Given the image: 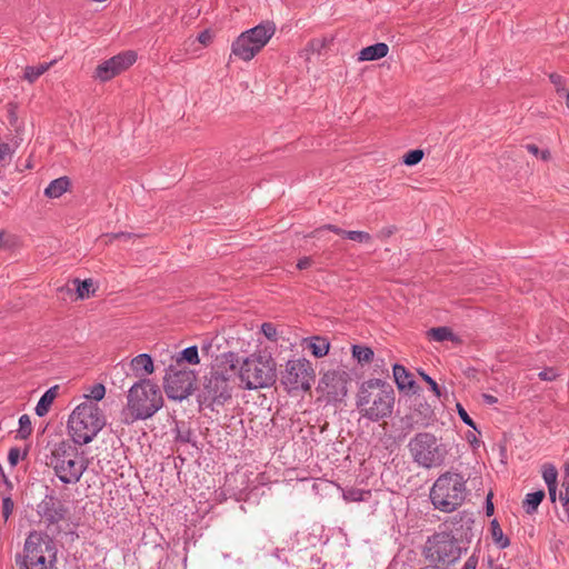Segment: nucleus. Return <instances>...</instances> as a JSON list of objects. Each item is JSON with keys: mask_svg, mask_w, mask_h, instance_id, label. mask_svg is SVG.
Instances as JSON below:
<instances>
[{"mask_svg": "<svg viewBox=\"0 0 569 569\" xmlns=\"http://www.w3.org/2000/svg\"><path fill=\"white\" fill-rule=\"evenodd\" d=\"M425 152L421 149H413L406 152L402 157V162L406 166L412 167L418 164L423 159Z\"/></svg>", "mask_w": 569, "mask_h": 569, "instance_id": "obj_36", "label": "nucleus"}, {"mask_svg": "<svg viewBox=\"0 0 569 569\" xmlns=\"http://www.w3.org/2000/svg\"><path fill=\"white\" fill-rule=\"evenodd\" d=\"M309 44L312 50H319V48L323 47V43L319 40H311Z\"/></svg>", "mask_w": 569, "mask_h": 569, "instance_id": "obj_61", "label": "nucleus"}, {"mask_svg": "<svg viewBox=\"0 0 569 569\" xmlns=\"http://www.w3.org/2000/svg\"><path fill=\"white\" fill-rule=\"evenodd\" d=\"M137 61L132 50L120 52L100 63L94 71L96 78L106 82L130 68Z\"/></svg>", "mask_w": 569, "mask_h": 569, "instance_id": "obj_15", "label": "nucleus"}, {"mask_svg": "<svg viewBox=\"0 0 569 569\" xmlns=\"http://www.w3.org/2000/svg\"><path fill=\"white\" fill-rule=\"evenodd\" d=\"M12 150L8 143H0V160H4L7 157H10Z\"/></svg>", "mask_w": 569, "mask_h": 569, "instance_id": "obj_53", "label": "nucleus"}, {"mask_svg": "<svg viewBox=\"0 0 569 569\" xmlns=\"http://www.w3.org/2000/svg\"><path fill=\"white\" fill-rule=\"evenodd\" d=\"M211 348V343L210 342H206L203 346H202V350L203 351H209V349Z\"/></svg>", "mask_w": 569, "mask_h": 569, "instance_id": "obj_63", "label": "nucleus"}, {"mask_svg": "<svg viewBox=\"0 0 569 569\" xmlns=\"http://www.w3.org/2000/svg\"><path fill=\"white\" fill-rule=\"evenodd\" d=\"M457 407V412L460 417V419L463 421V423H466L468 427H471L472 429L477 430V426H476V422L471 419V417L468 415V412L466 411V409L463 408V406L461 403H457L456 405Z\"/></svg>", "mask_w": 569, "mask_h": 569, "instance_id": "obj_42", "label": "nucleus"}, {"mask_svg": "<svg viewBox=\"0 0 569 569\" xmlns=\"http://www.w3.org/2000/svg\"><path fill=\"white\" fill-rule=\"evenodd\" d=\"M240 363L238 353L228 351L216 357L210 370L200 379L197 401L199 406L214 409L224 406L232 398L237 367Z\"/></svg>", "mask_w": 569, "mask_h": 569, "instance_id": "obj_1", "label": "nucleus"}, {"mask_svg": "<svg viewBox=\"0 0 569 569\" xmlns=\"http://www.w3.org/2000/svg\"><path fill=\"white\" fill-rule=\"evenodd\" d=\"M106 426V417L93 401L78 405L68 419V430L72 441L79 446L91 442Z\"/></svg>", "mask_w": 569, "mask_h": 569, "instance_id": "obj_5", "label": "nucleus"}, {"mask_svg": "<svg viewBox=\"0 0 569 569\" xmlns=\"http://www.w3.org/2000/svg\"><path fill=\"white\" fill-rule=\"evenodd\" d=\"M182 362H187L189 365H198L200 362L197 346H190L178 353L176 358L177 366H180Z\"/></svg>", "mask_w": 569, "mask_h": 569, "instance_id": "obj_32", "label": "nucleus"}, {"mask_svg": "<svg viewBox=\"0 0 569 569\" xmlns=\"http://www.w3.org/2000/svg\"><path fill=\"white\" fill-rule=\"evenodd\" d=\"M16 239L13 236L8 234L4 230L0 231V248L10 249L14 246Z\"/></svg>", "mask_w": 569, "mask_h": 569, "instance_id": "obj_44", "label": "nucleus"}, {"mask_svg": "<svg viewBox=\"0 0 569 569\" xmlns=\"http://www.w3.org/2000/svg\"><path fill=\"white\" fill-rule=\"evenodd\" d=\"M482 399L483 401L487 403V405H495L498 402V399L497 397L492 396V395H489V393H483L482 395Z\"/></svg>", "mask_w": 569, "mask_h": 569, "instance_id": "obj_57", "label": "nucleus"}, {"mask_svg": "<svg viewBox=\"0 0 569 569\" xmlns=\"http://www.w3.org/2000/svg\"><path fill=\"white\" fill-rule=\"evenodd\" d=\"M246 32L256 43L254 48H259L261 51L274 34L276 23L273 21L267 20L249 30H246Z\"/></svg>", "mask_w": 569, "mask_h": 569, "instance_id": "obj_19", "label": "nucleus"}, {"mask_svg": "<svg viewBox=\"0 0 569 569\" xmlns=\"http://www.w3.org/2000/svg\"><path fill=\"white\" fill-rule=\"evenodd\" d=\"M71 181L67 176L52 180L44 189V196L51 199L61 197L69 190Z\"/></svg>", "mask_w": 569, "mask_h": 569, "instance_id": "obj_26", "label": "nucleus"}, {"mask_svg": "<svg viewBox=\"0 0 569 569\" xmlns=\"http://www.w3.org/2000/svg\"><path fill=\"white\" fill-rule=\"evenodd\" d=\"M525 148L527 149L528 152H530L531 154L538 157L539 156V152H540V149L538 148V146H536L535 143H528L525 146Z\"/></svg>", "mask_w": 569, "mask_h": 569, "instance_id": "obj_56", "label": "nucleus"}, {"mask_svg": "<svg viewBox=\"0 0 569 569\" xmlns=\"http://www.w3.org/2000/svg\"><path fill=\"white\" fill-rule=\"evenodd\" d=\"M256 43L251 38L243 31L231 44V54L236 56L240 60L250 61L256 54L260 52L259 48H254Z\"/></svg>", "mask_w": 569, "mask_h": 569, "instance_id": "obj_18", "label": "nucleus"}, {"mask_svg": "<svg viewBox=\"0 0 569 569\" xmlns=\"http://www.w3.org/2000/svg\"><path fill=\"white\" fill-rule=\"evenodd\" d=\"M565 476H569V461L565 463Z\"/></svg>", "mask_w": 569, "mask_h": 569, "instance_id": "obj_64", "label": "nucleus"}, {"mask_svg": "<svg viewBox=\"0 0 569 569\" xmlns=\"http://www.w3.org/2000/svg\"><path fill=\"white\" fill-rule=\"evenodd\" d=\"M546 493L542 489L527 493L523 501L522 508L528 515H532L538 510V507L545 499Z\"/></svg>", "mask_w": 569, "mask_h": 569, "instance_id": "obj_28", "label": "nucleus"}, {"mask_svg": "<svg viewBox=\"0 0 569 569\" xmlns=\"http://www.w3.org/2000/svg\"><path fill=\"white\" fill-rule=\"evenodd\" d=\"M412 461L425 469L441 467L449 453L446 443L432 432H418L408 443Z\"/></svg>", "mask_w": 569, "mask_h": 569, "instance_id": "obj_9", "label": "nucleus"}, {"mask_svg": "<svg viewBox=\"0 0 569 569\" xmlns=\"http://www.w3.org/2000/svg\"><path fill=\"white\" fill-rule=\"evenodd\" d=\"M59 386L56 385L51 388H49L39 399L37 406H36V415L38 417H44L54 401L56 397L58 396Z\"/></svg>", "mask_w": 569, "mask_h": 569, "instance_id": "obj_27", "label": "nucleus"}, {"mask_svg": "<svg viewBox=\"0 0 569 569\" xmlns=\"http://www.w3.org/2000/svg\"><path fill=\"white\" fill-rule=\"evenodd\" d=\"M477 565H478V557L476 555H472L467 559L462 569H476Z\"/></svg>", "mask_w": 569, "mask_h": 569, "instance_id": "obj_52", "label": "nucleus"}, {"mask_svg": "<svg viewBox=\"0 0 569 569\" xmlns=\"http://www.w3.org/2000/svg\"><path fill=\"white\" fill-rule=\"evenodd\" d=\"M77 445L72 440H61L54 443L47 462L64 485L77 483L87 469V463L77 460L79 456Z\"/></svg>", "mask_w": 569, "mask_h": 569, "instance_id": "obj_8", "label": "nucleus"}, {"mask_svg": "<svg viewBox=\"0 0 569 569\" xmlns=\"http://www.w3.org/2000/svg\"><path fill=\"white\" fill-rule=\"evenodd\" d=\"M548 491H549V497H550L551 502H555L557 499V485L549 486Z\"/></svg>", "mask_w": 569, "mask_h": 569, "instance_id": "obj_58", "label": "nucleus"}, {"mask_svg": "<svg viewBox=\"0 0 569 569\" xmlns=\"http://www.w3.org/2000/svg\"><path fill=\"white\" fill-rule=\"evenodd\" d=\"M389 52V47L385 42L365 47L360 50L358 61H376L385 58Z\"/></svg>", "mask_w": 569, "mask_h": 569, "instance_id": "obj_22", "label": "nucleus"}, {"mask_svg": "<svg viewBox=\"0 0 569 569\" xmlns=\"http://www.w3.org/2000/svg\"><path fill=\"white\" fill-rule=\"evenodd\" d=\"M392 371L399 391L407 395H417L420 391V387L415 381L412 373L405 366L396 363L392 367Z\"/></svg>", "mask_w": 569, "mask_h": 569, "instance_id": "obj_17", "label": "nucleus"}, {"mask_svg": "<svg viewBox=\"0 0 569 569\" xmlns=\"http://www.w3.org/2000/svg\"><path fill=\"white\" fill-rule=\"evenodd\" d=\"M475 525V519L471 512L466 510L460 511L451 517H448L440 527L443 528L442 531L450 532V535L455 536L456 541L460 545L466 546L468 548L471 539L473 537L472 527Z\"/></svg>", "mask_w": 569, "mask_h": 569, "instance_id": "obj_14", "label": "nucleus"}, {"mask_svg": "<svg viewBox=\"0 0 569 569\" xmlns=\"http://www.w3.org/2000/svg\"><path fill=\"white\" fill-rule=\"evenodd\" d=\"M561 487L565 490L562 493L563 495H569V476L568 477L563 476Z\"/></svg>", "mask_w": 569, "mask_h": 569, "instance_id": "obj_59", "label": "nucleus"}, {"mask_svg": "<svg viewBox=\"0 0 569 569\" xmlns=\"http://www.w3.org/2000/svg\"><path fill=\"white\" fill-rule=\"evenodd\" d=\"M465 551H467V547L456 541L453 535L439 531L427 538L422 555L431 562L429 566L448 569L460 559Z\"/></svg>", "mask_w": 569, "mask_h": 569, "instance_id": "obj_10", "label": "nucleus"}, {"mask_svg": "<svg viewBox=\"0 0 569 569\" xmlns=\"http://www.w3.org/2000/svg\"><path fill=\"white\" fill-rule=\"evenodd\" d=\"M356 406L362 418L378 422L392 415L395 390L379 378L366 380L360 385Z\"/></svg>", "mask_w": 569, "mask_h": 569, "instance_id": "obj_2", "label": "nucleus"}, {"mask_svg": "<svg viewBox=\"0 0 569 569\" xmlns=\"http://www.w3.org/2000/svg\"><path fill=\"white\" fill-rule=\"evenodd\" d=\"M196 380L193 370L170 365L163 378L164 392L169 399L182 401L194 391Z\"/></svg>", "mask_w": 569, "mask_h": 569, "instance_id": "obj_12", "label": "nucleus"}, {"mask_svg": "<svg viewBox=\"0 0 569 569\" xmlns=\"http://www.w3.org/2000/svg\"><path fill=\"white\" fill-rule=\"evenodd\" d=\"M539 157L543 160V161H549L551 159V153L548 149H545V150H541L539 152Z\"/></svg>", "mask_w": 569, "mask_h": 569, "instance_id": "obj_60", "label": "nucleus"}, {"mask_svg": "<svg viewBox=\"0 0 569 569\" xmlns=\"http://www.w3.org/2000/svg\"><path fill=\"white\" fill-rule=\"evenodd\" d=\"M57 547L52 537L47 532L32 530L23 545V552L14 556L19 569H53L57 562Z\"/></svg>", "mask_w": 569, "mask_h": 569, "instance_id": "obj_3", "label": "nucleus"}, {"mask_svg": "<svg viewBox=\"0 0 569 569\" xmlns=\"http://www.w3.org/2000/svg\"><path fill=\"white\" fill-rule=\"evenodd\" d=\"M350 375L345 370H329L320 379L318 390L326 395L328 402H342L348 393Z\"/></svg>", "mask_w": 569, "mask_h": 569, "instance_id": "obj_13", "label": "nucleus"}, {"mask_svg": "<svg viewBox=\"0 0 569 569\" xmlns=\"http://www.w3.org/2000/svg\"><path fill=\"white\" fill-rule=\"evenodd\" d=\"M342 496L346 501H365L371 497V491L351 487L343 490Z\"/></svg>", "mask_w": 569, "mask_h": 569, "instance_id": "obj_34", "label": "nucleus"}, {"mask_svg": "<svg viewBox=\"0 0 569 569\" xmlns=\"http://www.w3.org/2000/svg\"><path fill=\"white\" fill-rule=\"evenodd\" d=\"M549 79L556 86L557 92L565 91V88L562 87L563 78L560 74L550 73Z\"/></svg>", "mask_w": 569, "mask_h": 569, "instance_id": "obj_49", "label": "nucleus"}, {"mask_svg": "<svg viewBox=\"0 0 569 569\" xmlns=\"http://www.w3.org/2000/svg\"><path fill=\"white\" fill-rule=\"evenodd\" d=\"M131 369L136 375H151L154 370L153 360L148 353H140L131 360Z\"/></svg>", "mask_w": 569, "mask_h": 569, "instance_id": "obj_24", "label": "nucleus"}, {"mask_svg": "<svg viewBox=\"0 0 569 569\" xmlns=\"http://www.w3.org/2000/svg\"><path fill=\"white\" fill-rule=\"evenodd\" d=\"M557 477L558 471L552 463H545L542 466V478L547 487L557 485Z\"/></svg>", "mask_w": 569, "mask_h": 569, "instance_id": "obj_35", "label": "nucleus"}, {"mask_svg": "<svg viewBox=\"0 0 569 569\" xmlns=\"http://www.w3.org/2000/svg\"><path fill=\"white\" fill-rule=\"evenodd\" d=\"M21 458V452L18 447H12L8 452V462L10 466L14 467L18 465L19 460Z\"/></svg>", "mask_w": 569, "mask_h": 569, "instance_id": "obj_47", "label": "nucleus"}, {"mask_svg": "<svg viewBox=\"0 0 569 569\" xmlns=\"http://www.w3.org/2000/svg\"><path fill=\"white\" fill-rule=\"evenodd\" d=\"M192 438H193V432L190 428H186V429L177 428V436H176L177 442L192 443L193 446H196V441H193Z\"/></svg>", "mask_w": 569, "mask_h": 569, "instance_id": "obj_39", "label": "nucleus"}, {"mask_svg": "<svg viewBox=\"0 0 569 569\" xmlns=\"http://www.w3.org/2000/svg\"><path fill=\"white\" fill-rule=\"evenodd\" d=\"M538 377L543 381H553L558 373L555 368H546L538 373Z\"/></svg>", "mask_w": 569, "mask_h": 569, "instance_id": "obj_46", "label": "nucleus"}, {"mask_svg": "<svg viewBox=\"0 0 569 569\" xmlns=\"http://www.w3.org/2000/svg\"><path fill=\"white\" fill-rule=\"evenodd\" d=\"M410 418H411V412L409 415H406L401 419L402 429L407 430V433L410 432L411 430H413L415 428H419L418 423H416L415 420L413 419L411 420Z\"/></svg>", "mask_w": 569, "mask_h": 569, "instance_id": "obj_48", "label": "nucleus"}, {"mask_svg": "<svg viewBox=\"0 0 569 569\" xmlns=\"http://www.w3.org/2000/svg\"><path fill=\"white\" fill-rule=\"evenodd\" d=\"M14 508V502L10 496L2 498V516L8 520Z\"/></svg>", "mask_w": 569, "mask_h": 569, "instance_id": "obj_43", "label": "nucleus"}, {"mask_svg": "<svg viewBox=\"0 0 569 569\" xmlns=\"http://www.w3.org/2000/svg\"><path fill=\"white\" fill-rule=\"evenodd\" d=\"M312 262H313V260L311 257H303L298 260L297 268L299 270L308 269L309 267H311Z\"/></svg>", "mask_w": 569, "mask_h": 569, "instance_id": "obj_51", "label": "nucleus"}, {"mask_svg": "<svg viewBox=\"0 0 569 569\" xmlns=\"http://www.w3.org/2000/svg\"><path fill=\"white\" fill-rule=\"evenodd\" d=\"M198 41L204 46H208L212 41V34L209 30H203L198 36Z\"/></svg>", "mask_w": 569, "mask_h": 569, "instance_id": "obj_50", "label": "nucleus"}, {"mask_svg": "<svg viewBox=\"0 0 569 569\" xmlns=\"http://www.w3.org/2000/svg\"><path fill=\"white\" fill-rule=\"evenodd\" d=\"M37 512L43 519L47 527H50L66 519L68 508L56 496L54 491H51L38 505Z\"/></svg>", "mask_w": 569, "mask_h": 569, "instance_id": "obj_16", "label": "nucleus"}, {"mask_svg": "<svg viewBox=\"0 0 569 569\" xmlns=\"http://www.w3.org/2000/svg\"><path fill=\"white\" fill-rule=\"evenodd\" d=\"M307 348L316 358H322L328 355L330 350V341L322 336H313L307 339Z\"/></svg>", "mask_w": 569, "mask_h": 569, "instance_id": "obj_25", "label": "nucleus"}, {"mask_svg": "<svg viewBox=\"0 0 569 569\" xmlns=\"http://www.w3.org/2000/svg\"><path fill=\"white\" fill-rule=\"evenodd\" d=\"M261 332L264 335V337L270 341H277L278 340V331L273 323L271 322H263L261 325Z\"/></svg>", "mask_w": 569, "mask_h": 569, "instance_id": "obj_41", "label": "nucleus"}, {"mask_svg": "<svg viewBox=\"0 0 569 569\" xmlns=\"http://www.w3.org/2000/svg\"><path fill=\"white\" fill-rule=\"evenodd\" d=\"M559 499H560V501L562 503V507H563L565 511L569 516V495H563L562 491H561L560 496H559Z\"/></svg>", "mask_w": 569, "mask_h": 569, "instance_id": "obj_54", "label": "nucleus"}, {"mask_svg": "<svg viewBox=\"0 0 569 569\" xmlns=\"http://www.w3.org/2000/svg\"><path fill=\"white\" fill-rule=\"evenodd\" d=\"M323 230L331 231V232H333V233H336L338 236H341L342 238H346V239H349V240H353V241H358V242H361V243H368V242H370L372 240L371 234L366 232V231L343 230V229L339 228L338 226L331 224V223L323 224L322 227L316 229L312 232V234L316 236V234L320 233Z\"/></svg>", "mask_w": 569, "mask_h": 569, "instance_id": "obj_20", "label": "nucleus"}, {"mask_svg": "<svg viewBox=\"0 0 569 569\" xmlns=\"http://www.w3.org/2000/svg\"><path fill=\"white\" fill-rule=\"evenodd\" d=\"M56 61L52 60L50 62L40 63L38 66H27L24 68L23 79L30 83H33L38 78H40Z\"/></svg>", "mask_w": 569, "mask_h": 569, "instance_id": "obj_31", "label": "nucleus"}, {"mask_svg": "<svg viewBox=\"0 0 569 569\" xmlns=\"http://www.w3.org/2000/svg\"><path fill=\"white\" fill-rule=\"evenodd\" d=\"M467 439H468V441L470 442V445H475V443H478V442H479V441H478V439H477V437H476L473 433H471V432H469V433L467 435Z\"/></svg>", "mask_w": 569, "mask_h": 569, "instance_id": "obj_62", "label": "nucleus"}, {"mask_svg": "<svg viewBox=\"0 0 569 569\" xmlns=\"http://www.w3.org/2000/svg\"><path fill=\"white\" fill-rule=\"evenodd\" d=\"M351 355L360 365L370 363L375 357L372 348L362 345H352Z\"/></svg>", "mask_w": 569, "mask_h": 569, "instance_id": "obj_29", "label": "nucleus"}, {"mask_svg": "<svg viewBox=\"0 0 569 569\" xmlns=\"http://www.w3.org/2000/svg\"><path fill=\"white\" fill-rule=\"evenodd\" d=\"M490 533L493 542L499 549H506L510 546V539L503 535L497 519H492L490 522Z\"/></svg>", "mask_w": 569, "mask_h": 569, "instance_id": "obj_30", "label": "nucleus"}, {"mask_svg": "<svg viewBox=\"0 0 569 569\" xmlns=\"http://www.w3.org/2000/svg\"><path fill=\"white\" fill-rule=\"evenodd\" d=\"M106 237H108L110 241H113V240H118V239L119 240H129V239L139 237V234H136L132 232L120 231V232L107 233Z\"/></svg>", "mask_w": 569, "mask_h": 569, "instance_id": "obj_45", "label": "nucleus"}, {"mask_svg": "<svg viewBox=\"0 0 569 569\" xmlns=\"http://www.w3.org/2000/svg\"><path fill=\"white\" fill-rule=\"evenodd\" d=\"M466 492L463 476L459 472L446 471L436 479L429 497L435 509L449 513L463 503Z\"/></svg>", "mask_w": 569, "mask_h": 569, "instance_id": "obj_7", "label": "nucleus"}, {"mask_svg": "<svg viewBox=\"0 0 569 569\" xmlns=\"http://www.w3.org/2000/svg\"><path fill=\"white\" fill-rule=\"evenodd\" d=\"M411 420L413 419L419 427H428L435 420V410L427 401H419L411 410Z\"/></svg>", "mask_w": 569, "mask_h": 569, "instance_id": "obj_21", "label": "nucleus"}, {"mask_svg": "<svg viewBox=\"0 0 569 569\" xmlns=\"http://www.w3.org/2000/svg\"><path fill=\"white\" fill-rule=\"evenodd\" d=\"M419 376L421 377V379L429 385L430 387V390L433 392V395L437 397V398H440L441 397V390H440V387L439 385L436 382L435 379H432L429 375H427L423 370H419L418 371Z\"/></svg>", "mask_w": 569, "mask_h": 569, "instance_id": "obj_40", "label": "nucleus"}, {"mask_svg": "<svg viewBox=\"0 0 569 569\" xmlns=\"http://www.w3.org/2000/svg\"><path fill=\"white\" fill-rule=\"evenodd\" d=\"M427 338L432 341L443 342L451 341L453 343H461L460 337H458L451 328L447 326L433 327L427 331Z\"/></svg>", "mask_w": 569, "mask_h": 569, "instance_id": "obj_23", "label": "nucleus"}, {"mask_svg": "<svg viewBox=\"0 0 569 569\" xmlns=\"http://www.w3.org/2000/svg\"><path fill=\"white\" fill-rule=\"evenodd\" d=\"M491 498H492V493L490 492L488 496H487V503H486V513L487 516H491L493 513V503L491 501Z\"/></svg>", "mask_w": 569, "mask_h": 569, "instance_id": "obj_55", "label": "nucleus"}, {"mask_svg": "<svg viewBox=\"0 0 569 569\" xmlns=\"http://www.w3.org/2000/svg\"><path fill=\"white\" fill-rule=\"evenodd\" d=\"M106 387L102 383H96L91 387L90 395H87V401L98 402L104 398Z\"/></svg>", "mask_w": 569, "mask_h": 569, "instance_id": "obj_38", "label": "nucleus"}, {"mask_svg": "<svg viewBox=\"0 0 569 569\" xmlns=\"http://www.w3.org/2000/svg\"><path fill=\"white\" fill-rule=\"evenodd\" d=\"M72 283L74 284L78 299L83 300L86 298H89L90 293L94 292L92 279H73Z\"/></svg>", "mask_w": 569, "mask_h": 569, "instance_id": "obj_33", "label": "nucleus"}, {"mask_svg": "<svg viewBox=\"0 0 569 569\" xmlns=\"http://www.w3.org/2000/svg\"><path fill=\"white\" fill-rule=\"evenodd\" d=\"M316 375L311 362L306 358L290 359L284 369L280 371L279 382L283 389L291 393L295 391H309Z\"/></svg>", "mask_w": 569, "mask_h": 569, "instance_id": "obj_11", "label": "nucleus"}, {"mask_svg": "<svg viewBox=\"0 0 569 569\" xmlns=\"http://www.w3.org/2000/svg\"><path fill=\"white\" fill-rule=\"evenodd\" d=\"M163 406V397L159 386L150 379L142 378L131 386L127 396V408L131 418L123 419L129 425L136 420L151 418Z\"/></svg>", "mask_w": 569, "mask_h": 569, "instance_id": "obj_4", "label": "nucleus"}, {"mask_svg": "<svg viewBox=\"0 0 569 569\" xmlns=\"http://www.w3.org/2000/svg\"><path fill=\"white\" fill-rule=\"evenodd\" d=\"M20 439H27L32 433L31 419L28 415H22L19 418V430H18Z\"/></svg>", "mask_w": 569, "mask_h": 569, "instance_id": "obj_37", "label": "nucleus"}, {"mask_svg": "<svg viewBox=\"0 0 569 569\" xmlns=\"http://www.w3.org/2000/svg\"><path fill=\"white\" fill-rule=\"evenodd\" d=\"M237 377L244 389L268 388L278 379L277 363L270 355L252 353L238 365Z\"/></svg>", "mask_w": 569, "mask_h": 569, "instance_id": "obj_6", "label": "nucleus"}]
</instances>
